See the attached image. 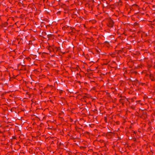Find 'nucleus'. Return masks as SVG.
I'll return each instance as SVG.
<instances>
[{"instance_id": "nucleus-1", "label": "nucleus", "mask_w": 155, "mask_h": 155, "mask_svg": "<svg viewBox=\"0 0 155 155\" xmlns=\"http://www.w3.org/2000/svg\"><path fill=\"white\" fill-rule=\"evenodd\" d=\"M152 81H153L154 80H153V79H152Z\"/></svg>"}]
</instances>
